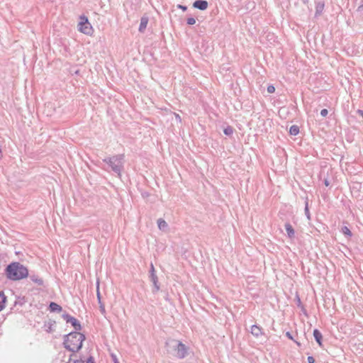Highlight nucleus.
<instances>
[{
  "label": "nucleus",
  "mask_w": 363,
  "mask_h": 363,
  "mask_svg": "<svg viewBox=\"0 0 363 363\" xmlns=\"http://www.w3.org/2000/svg\"><path fill=\"white\" fill-rule=\"evenodd\" d=\"M6 274L8 279L16 281L27 277L28 269L19 262H12L6 269Z\"/></svg>",
  "instance_id": "1"
},
{
  "label": "nucleus",
  "mask_w": 363,
  "mask_h": 363,
  "mask_svg": "<svg viewBox=\"0 0 363 363\" xmlns=\"http://www.w3.org/2000/svg\"><path fill=\"white\" fill-rule=\"evenodd\" d=\"M84 339V335L80 333H70L65 337V347L71 352H76L82 348Z\"/></svg>",
  "instance_id": "2"
},
{
  "label": "nucleus",
  "mask_w": 363,
  "mask_h": 363,
  "mask_svg": "<svg viewBox=\"0 0 363 363\" xmlns=\"http://www.w3.org/2000/svg\"><path fill=\"white\" fill-rule=\"evenodd\" d=\"M123 155H118L107 157L104 160V162L108 164L112 170L117 174L118 177H121L123 167Z\"/></svg>",
  "instance_id": "3"
},
{
  "label": "nucleus",
  "mask_w": 363,
  "mask_h": 363,
  "mask_svg": "<svg viewBox=\"0 0 363 363\" xmlns=\"http://www.w3.org/2000/svg\"><path fill=\"white\" fill-rule=\"evenodd\" d=\"M170 343L174 351V356L179 359H184L188 355L189 347L182 342L176 340H171Z\"/></svg>",
  "instance_id": "4"
},
{
  "label": "nucleus",
  "mask_w": 363,
  "mask_h": 363,
  "mask_svg": "<svg viewBox=\"0 0 363 363\" xmlns=\"http://www.w3.org/2000/svg\"><path fill=\"white\" fill-rule=\"evenodd\" d=\"M79 30L84 34L91 35L93 33V28L91 25L86 16H81L80 21L78 24Z\"/></svg>",
  "instance_id": "5"
},
{
  "label": "nucleus",
  "mask_w": 363,
  "mask_h": 363,
  "mask_svg": "<svg viewBox=\"0 0 363 363\" xmlns=\"http://www.w3.org/2000/svg\"><path fill=\"white\" fill-rule=\"evenodd\" d=\"M63 317L67 323H71L72 325L74 326V328L76 330H81V325H80L79 322L75 318H74L68 314L64 315Z\"/></svg>",
  "instance_id": "6"
},
{
  "label": "nucleus",
  "mask_w": 363,
  "mask_h": 363,
  "mask_svg": "<svg viewBox=\"0 0 363 363\" xmlns=\"http://www.w3.org/2000/svg\"><path fill=\"white\" fill-rule=\"evenodd\" d=\"M193 6L197 9L203 11L208 7V2L205 0H196L194 2Z\"/></svg>",
  "instance_id": "7"
},
{
  "label": "nucleus",
  "mask_w": 363,
  "mask_h": 363,
  "mask_svg": "<svg viewBox=\"0 0 363 363\" xmlns=\"http://www.w3.org/2000/svg\"><path fill=\"white\" fill-rule=\"evenodd\" d=\"M150 281L152 282L153 286H154V288L152 289V292L154 294H155L157 291H159V290L160 289L159 283H158L157 276L156 275V274H150Z\"/></svg>",
  "instance_id": "8"
},
{
  "label": "nucleus",
  "mask_w": 363,
  "mask_h": 363,
  "mask_svg": "<svg viewBox=\"0 0 363 363\" xmlns=\"http://www.w3.org/2000/svg\"><path fill=\"white\" fill-rule=\"evenodd\" d=\"M250 333L253 336L256 337H259V336L264 335L262 328L257 325H252Z\"/></svg>",
  "instance_id": "9"
},
{
  "label": "nucleus",
  "mask_w": 363,
  "mask_h": 363,
  "mask_svg": "<svg viewBox=\"0 0 363 363\" xmlns=\"http://www.w3.org/2000/svg\"><path fill=\"white\" fill-rule=\"evenodd\" d=\"M157 225H158V228L162 231L165 232L168 229L167 223L162 218H159L157 220Z\"/></svg>",
  "instance_id": "10"
},
{
  "label": "nucleus",
  "mask_w": 363,
  "mask_h": 363,
  "mask_svg": "<svg viewBox=\"0 0 363 363\" xmlns=\"http://www.w3.org/2000/svg\"><path fill=\"white\" fill-rule=\"evenodd\" d=\"M285 229L287 233V235L289 238H294L295 231H294L292 225L290 223H287L285 224Z\"/></svg>",
  "instance_id": "11"
},
{
  "label": "nucleus",
  "mask_w": 363,
  "mask_h": 363,
  "mask_svg": "<svg viewBox=\"0 0 363 363\" xmlns=\"http://www.w3.org/2000/svg\"><path fill=\"white\" fill-rule=\"evenodd\" d=\"M313 336H314L315 341L318 343V345L320 346H321L322 345V339H323L321 333L318 329H315L313 330Z\"/></svg>",
  "instance_id": "12"
},
{
  "label": "nucleus",
  "mask_w": 363,
  "mask_h": 363,
  "mask_svg": "<svg viewBox=\"0 0 363 363\" xmlns=\"http://www.w3.org/2000/svg\"><path fill=\"white\" fill-rule=\"evenodd\" d=\"M30 279L32 280V281L37 284L38 286L43 285V280L41 278H40L38 275L31 274L30 275Z\"/></svg>",
  "instance_id": "13"
},
{
  "label": "nucleus",
  "mask_w": 363,
  "mask_h": 363,
  "mask_svg": "<svg viewBox=\"0 0 363 363\" xmlns=\"http://www.w3.org/2000/svg\"><path fill=\"white\" fill-rule=\"evenodd\" d=\"M49 308L50 311L52 312H61L62 310V307L60 305L54 302H51L50 303Z\"/></svg>",
  "instance_id": "14"
},
{
  "label": "nucleus",
  "mask_w": 363,
  "mask_h": 363,
  "mask_svg": "<svg viewBox=\"0 0 363 363\" xmlns=\"http://www.w3.org/2000/svg\"><path fill=\"white\" fill-rule=\"evenodd\" d=\"M147 23H148L147 18H146V17L141 18L140 23V26H139V31L140 32H143L144 31V30L147 27Z\"/></svg>",
  "instance_id": "15"
},
{
  "label": "nucleus",
  "mask_w": 363,
  "mask_h": 363,
  "mask_svg": "<svg viewBox=\"0 0 363 363\" xmlns=\"http://www.w3.org/2000/svg\"><path fill=\"white\" fill-rule=\"evenodd\" d=\"M67 363H84L81 359H77V355L73 354L70 356Z\"/></svg>",
  "instance_id": "16"
},
{
  "label": "nucleus",
  "mask_w": 363,
  "mask_h": 363,
  "mask_svg": "<svg viewBox=\"0 0 363 363\" xmlns=\"http://www.w3.org/2000/svg\"><path fill=\"white\" fill-rule=\"evenodd\" d=\"M6 296L3 292H0V311H1L5 307Z\"/></svg>",
  "instance_id": "17"
},
{
  "label": "nucleus",
  "mask_w": 363,
  "mask_h": 363,
  "mask_svg": "<svg viewBox=\"0 0 363 363\" xmlns=\"http://www.w3.org/2000/svg\"><path fill=\"white\" fill-rule=\"evenodd\" d=\"M289 133L292 135H296L299 133V128L297 125H291L289 129Z\"/></svg>",
  "instance_id": "18"
},
{
  "label": "nucleus",
  "mask_w": 363,
  "mask_h": 363,
  "mask_svg": "<svg viewBox=\"0 0 363 363\" xmlns=\"http://www.w3.org/2000/svg\"><path fill=\"white\" fill-rule=\"evenodd\" d=\"M304 211H305V214L308 218V220H311V214H310V212H309V209H308V201H306L305 202V208H304Z\"/></svg>",
  "instance_id": "19"
},
{
  "label": "nucleus",
  "mask_w": 363,
  "mask_h": 363,
  "mask_svg": "<svg viewBox=\"0 0 363 363\" xmlns=\"http://www.w3.org/2000/svg\"><path fill=\"white\" fill-rule=\"evenodd\" d=\"M342 232L344 235H347L349 237L352 236L351 230L347 226H344L342 228Z\"/></svg>",
  "instance_id": "20"
},
{
  "label": "nucleus",
  "mask_w": 363,
  "mask_h": 363,
  "mask_svg": "<svg viewBox=\"0 0 363 363\" xmlns=\"http://www.w3.org/2000/svg\"><path fill=\"white\" fill-rule=\"evenodd\" d=\"M223 133L226 135H230L233 133V128L230 126H228L224 129Z\"/></svg>",
  "instance_id": "21"
},
{
  "label": "nucleus",
  "mask_w": 363,
  "mask_h": 363,
  "mask_svg": "<svg viewBox=\"0 0 363 363\" xmlns=\"http://www.w3.org/2000/svg\"><path fill=\"white\" fill-rule=\"evenodd\" d=\"M96 296H97L98 302H100L101 294H100V291H99V280L96 282Z\"/></svg>",
  "instance_id": "22"
},
{
  "label": "nucleus",
  "mask_w": 363,
  "mask_h": 363,
  "mask_svg": "<svg viewBox=\"0 0 363 363\" xmlns=\"http://www.w3.org/2000/svg\"><path fill=\"white\" fill-rule=\"evenodd\" d=\"M186 23L189 25H194L196 23V19L193 17L188 18L186 20Z\"/></svg>",
  "instance_id": "23"
},
{
  "label": "nucleus",
  "mask_w": 363,
  "mask_h": 363,
  "mask_svg": "<svg viewBox=\"0 0 363 363\" xmlns=\"http://www.w3.org/2000/svg\"><path fill=\"white\" fill-rule=\"evenodd\" d=\"M275 91V88L273 85H269L267 86V91L270 94L274 93Z\"/></svg>",
  "instance_id": "24"
},
{
  "label": "nucleus",
  "mask_w": 363,
  "mask_h": 363,
  "mask_svg": "<svg viewBox=\"0 0 363 363\" xmlns=\"http://www.w3.org/2000/svg\"><path fill=\"white\" fill-rule=\"evenodd\" d=\"M328 113V111L327 109L324 108V109H322L320 111V115L323 116V117H325Z\"/></svg>",
  "instance_id": "25"
},
{
  "label": "nucleus",
  "mask_w": 363,
  "mask_h": 363,
  "mask_svg": "<svg viewBox=\"0 0 363 363\" xmlns=\"http://www.w3.org/2000/svg\"><path fill=\"white\" fill-rule=\"evenodd\" d=\"M99 309H100L101 313L103 315H105V314H106V309H105V306H104V305L99 306Z\"/></svg>",
  "instance_id": "26"
},
{
  "label": "nucleus",
  "mask_w": 363,
  "mask_h": 363,
  "mask_svg": "<svg viewBox=\"0 0 363 363\" xmlns=\"http://www.w3.org/2000/svg\"><path fill=\"white\" fill-rule=\"evenodd\" d=\"M155 274V267L152 263L150 264V274Z\"/></svg>",
  "instance_id": "27"
},
{
  "label": "nucleus",
  "mask_w": 363,
  "mask_h": 363,
  "mask_svg": "<svg viewBox=\"0 0 363 363\" xmlns=\"http://www.w3.org/2000/svg\"><path fill=\"white\" fill-rule=\"evenodd\" d=\"M307 360H308V363H314L315 362V359L312 356L308 357Z\"/></svg>",
  "instance_id": "28"
},
{
  "label": "nucleus",
  "mask_w": 363,
  "mask_h": 363,
  "mask_svg": "<svg viewBox=\"0 0 363 363\" xmlns=\"http://www.w3.org/2000/svg\"><path fill=\"white\" fill-rule=\"evenodd\" d=\"M86 363H95L94 357H89L86 360Z\"/></svg>",
  "instance_id": "29"
},
{
  "label": "nucleus",
  "mask_w": 363,
  "mask_h": 363,
  "mask_svg": "<svg viewBox=\"0 0 363 363\" xmlns=\"http://www.w3.org/2000/svg\"><path fill=\"white\" fill-rule=\"evenodd\" d=\"M286 336L287 337H289V339L293 340V337H292V335H291V333H290L289 332H287V333H286Z\"/></svg>",
  "instance_id": "30"
},
{
  "label": "nucleus",
  "mask_w": 363,
  "mask_h": 363,
  "mask_svg": "<svg viewBox=\"0 0 363 363\" xmlns=\"http://www.w3.org/2000/svg\"><path fill=\"white\" fill-rule=\"evenodd\" d=\"M112 357H113V362L114 363H119L117 358H116V355H112Z\"/></svg>",
  "instance_id": "31"
},
{
  "label": "nucleus",
  "mask_w": 363,
  "mask_h": 363,
  "mask_svg": "<svg viewBox=\"0 0 363 363\" xmlns=\"http://www.w3.org/2000/svg\"><path fill=\"white\" fill-rule=\"evenodd\" d=\"M175 118H176V119H177L179 122H181V121H182V119H181V117L179 116V115H178V114H175Z\"/></svg>",
  "instance_id": "32"
},
{
  "label": "nucleus",
  "mask_w": 363,
  "mask_h": 363,
  "mask_svg": "<svg viewBox=\"0 0 363 363\" xmlns=\"http://www.w3.org/2000/svg\"><path fill=\"white\" fill-rule=\"evenodd\" d=\"M178 7L179 9H182L183 11H186V6H182V5H178Z\"/></svg>",
  "instance_id": "33"
},
{
  "label": "nucleus",
  "mask_w": 363,
  "mask_h": 363,
  "mask_svg": "<svg viewBox=\"0 0 363 363\" xmlns=\"http://www.w3.org/2000/svg\"><path fill=\"white\" fill-rule=\"evenodd\" d=\"M358 112L363 116V111L359 110Z\"/></svg>",
  "instance_id": "34"
},
{
  "label": "nucleus",
  "mask_w": 363,
  "mask_h": 363,
  "mask_svg": "<svg viewBox=\"0 0 363 363\" xmlns=\"http://www.w3.org/2000/svg\"><path fill=\"white\" fill-rule=\"evenodd\" d=\"M99 306H101V305H104L102 302H101V299L100 300V302H98Z\"/></svg>",
  "instance_id": "35"
},
{
  "label": "nucleus",
  "mask_w": 363,
  "mask_h": 363,
  "mask_svg": "<svg viewBox=\"0 0 363 363\" xmlns=\"http://www.w3.org/2000/svg\"><path fill=\"white\" fill-rule=\"evenodd\" d=\"M99 306H101V305H104L102 302H101V299L100 300V302H98Z\"/></svg>",
  "instance_id": "36"
},
{
  "label": "nucleus",
  "mask_w": 363,
  "mask_h": 363,
  "mask_svg": "<svg viewBox=\"0 0 363 363\" xmlns=\"http://www.w3.org/2000/svg\"><path fill=\"white\" fill-rule=\"evenodd\" d=\"M358 9H359V10L363 9V5H362V6H359Z\"/></svg>",
  "instance_id": "37"
},
{
  "label": "nucleus",
  "mask_w": 363,
  "mask_h": 363,
  "mask_svg": "<svg viewBox=\"0 0 363 363\" xmlns=\"http://www.w3.org/2000/svg\"><path fill=\"white\" fill-rule=\"evenodd\" d=\"M325 184L326 186H328V181H325Z\"/></svg>",
  "instance_id": "38"
}]
</instances>
